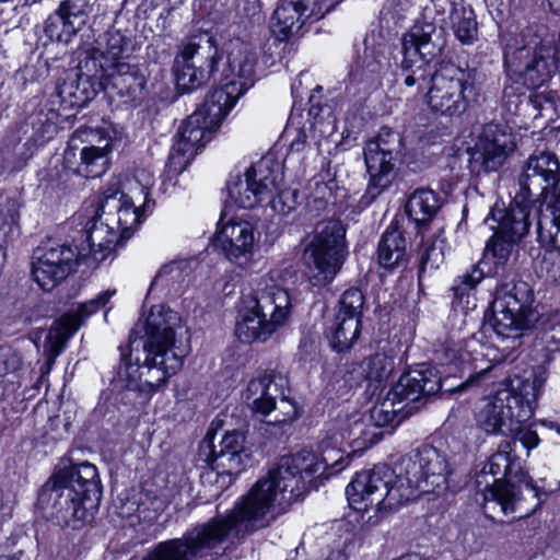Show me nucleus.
Masks as SVG:
<instances>
[{
  "label": "nucleus",
  "instance_id": "45",
  "mask_svg": "<svg viewBox=\"0 0 560 560\" xmlns=\"http://www.w3.org/2000/svg\"><path fill=\"white\" fill-rule=\"evenodd\" d=\"M545 253L540 260L537 261L539 271L552 281H560V265L555 262L556 256L559 255V248L542 246Z\"/></svg>",
  "mask_w": 560,
  "mask_h": 560
},
{
  "label": "nucleus",
  "instance_id": "10",
  "mask_svg": "<svg viewBox=\"0 0 560 560\" xmlns=\"http://www.w3.org/2000/svg\"><path fill=\"white\" fill-rule=\"evenodd\" d=\"M544 384L541 375L532 374L511 388L498 389L479 409L478 425L490 434L513 433L514 424H522L533 417Z\"/></svg>",
  "mask_w": 560,
  "mask_h": 560
},
{
  "label": "nucleus",
  "instance_id": "33",
  "mask_svg": "<svg viewBox=\"0 0 560 560\" xmlns=\"http://www.w3.org/2000/svg\"><path fill=\"white\" fill-rule=\"evenodd\" d=\"M59 113L48 104H39L26 118V127H31L30 141L39 147L51 140L58 131Z\"/></svg>",
  "mask_w": 560,
  "mask_h": 560
},
{
  "label": "nucleus",
  "instance_id": "49",
  "mask_svg": "<svg viewBox=\"0 0 560 560\" xmlns=\"http://www.w3.org/2000/svg\"><path fill=\"white\" fill-rule=\"evenodd\" d=\"M180 272V264L179 262H170L161 267L153 281L151 282L150 291L154 290L158 287H163L167 284L168 280H173L179 276Z\"/></svg>",
  "mask_w": 560,
  "mask_h": 560
},
{
  "label": "nucleus",
  "instance_id": "2",
  "mask_svg": "<svg viewBox=\"0 0 560 560\" xmlns=\"http://www.w3.org/2000/svg\"><path fill=\"white\" fill-rule=\"evenodd\" d=\"M153 175L141 170L125 183L114 178L105 186L94 218L86 224V244L72 247L50 242L38 246L33 254L32 276L44 291H51L73 270L91 257L104 260L116 245L131 237L142 218L152 212L150 198Z\"/></svg>",
  "mask_w": 560,
  "mask_h": 560
},
{
  "label": "nucleus",
  "instance_id": "16",
  "mask_svg": "<svg viewBox=\"0 0 560 560\" xmlns=\"http://www.w3.org/2000/svg\"><path fill=\"white\" fill-rule=\"evenodd\" d=\"M282 182V164L268 154L246 168L243 176L229 182V197L238 207L252 209L269 199Z\"/></svg>",
  "mask_w": 560,
  "mask_h": 560
},
{
  "label": "nucleus",
  "instance_id": "11",
  "mask_svg": "<svg viewBox=\"0 0 560 560\" xmlns=\"http://www.w3.org/2000/svg\"><path fill=\"white\" fill-rule=\"evenodd\" d=\"M435 10L425 8L422 16L401 37L400 62L405 86L422 89L431 81L429 62L439 56L445 46V32L441 21L435 20Z\"/></svg>",
  "mask_w": 560,
  "mask_h": 560
},
{
  "label": "nucleus",
  "instance_id": "4",
  "mask_svg": "<svg viewBox=\"0 0 560 560\" xmlns=\"http://www.w3.org/2000/svg\"><path fill=\"white\" fill-rule=\"evenodd\" d=\"M226 62L221 71V86L214 89L201 107L180 126L172 145L167 166L179 174L191 162L200 148L212 138L224 117L255 83L257 52L255 47L240 37L224 45Z\"/></svg>",
  "mask_w": 560,
  "mask_h": 560
},
{
  "label": "nucleus",
  "instance_id": "20",
  "mask_svg": "<svg viewBox=\"0 0 560 560\" xmlns=\"http://www.w3.org/2000/svg\"><path fill=\"white\" fill-rule=\"evenodd\" d=\"M516 148L515 138L506 127L485 125L472 147L467 149V167L471 175L498 172Z\"/></svg>",
  "mask_w": 560,
  "mask_h": 560
},
{
  "label": "nucleus",
  "instance_id": "28",
  "mask_svg": "<svg viewBox=\"0 0 560 560\" xmlns=\"http://www.w3.org/2000/svg\"><path fill=\"white\" fill-rule=\"evenodd\" d=\"M115 293V290L103 291L96 298L78 304L62 315L60 320L49 330V340L52 343L51 347L55 348L52 357L63 349L68 339L91 315L104 307Z\"/></svg>",
  "mask_w": 560,
  "mask_h": 560
},
{
  "label": "nucleus",
  "instance_id": "30",
  "mask_svg": "<svg viewBox=\"0 0 560 560\" xmlns=\"http://www.w3.org/2000/svg\"><path fill=\"white\" fill-rule=\"evenodd\" d=\"M86 12L83 4L65 0L44 23V33L50 40L68 43L86 23Z\"/></svg>",
  "mask_w": 560,
  "mask_h": 560
},
{
  "label": "nucleus",
  "instance_id": "26",
  "mask_svg": "<svg viewBox=\"0 0 560 560\" xmlns=\"http://www.w3.org/2000/svg\"><path fill=\"white\" fill-rule=\"evenodd\" d=\"M103 91L118 96L125 104H136L144 98L145 77L140 69L128 62L102 63Z\"/></svg>",
  "mask_w": 560,
  "mask_h": 560
},
{
  "label": "nucleus",
  "instance_id": "24",
  "mask_svg": "<svg viewBox=\"0 0 560 560\" xmlns=\"http://www.w3.org/2000/svg\"><path fill=\"white\" fill-rule=\"evenodd\" d=\"M244 442V434L234 430L225 432L219 445H214L213 436L208 432L200 443L199 458L218 470V474H238L247 458Z\"/></svg>",
  "mask_w": 560,
  "mask_h": 560
},
{
  "label": "nucleus",
  "instance_id": "37",
  "mask_svg": "<svg viewBox=\"0 0 560 560\" xmlns=\"http://www.w3.org/2000/svg\"><path fill=\"white\" fill-rule=\"evenodd\" d=\"M394 369V357L386 352H376L360 363V372L364 380L378 385L388 380Z\"/></svg>",
  "mask_w": 560,
  "mask_h": 560
},
{
  "label": "nucleus",
  "instance_id": "6",
  "mask_svg": "<svg viewBox=\"0 0 560 560\" xmlns=\"http://www.w3.org/2000/svg\"><path fill=\"white\" fill-rule=\"evenodd\" d=\"M512 451L511 441L500 444L499 450L476 474L475 489L481 495L486 514L499 510L511 520H520L532 515L547 493L523 470Z\"/></svg>",
  "mask_w": 560,
  "mask_h": 560
},
{
  "label": "nucleus",
  "instance_id": "27",
  "mask_svg": "<svg viewBox=\"0 0 560 560\" xmlns=\"http://www.w3.org/2000/svg\"><path fill=\"white\" fill-rule=\"evenodd\" d=\"M258 240L259 233L249 221L232 218L222 223L215 236V246L230 261L243 266L252 258Z\"/></svg>",
  "mask_w": 560,
  "mask_h": 560
},
{
  "label": "nucleus",
  "instance_id": "13",
  "mask_svg": "<svg viewBox=\"0 0 560 560\" xmlns=\"http://www.w3.org/2000/svg\"><path fill=\"white\" fill-rule=\"evenodd\" d=\"M346 231L339 221L318 223L303 254L310 282L315 287L330 283L345 262Z\"/></svg>",
  "mask_w": 560,
  "mask_h": 560
},
{
  "label": "nucleus",
  "instance_id": "23",
  "mask_svg": "<svg viewBox=\"0 0 560 560\" xmlns=\"http://www.w3.org/2000/svg\"><path fill=\"white\" fill-rule=\"evenodd\" d=\"M560 180V163L551 152L532 154L518 177L520 192L513 202L526 205L530 210L532 198L540 197Z\"/></svg>",
  "mask_w": 560,
  "mask_h": 560
},
{
  "label": "nucleus",
  "instance_id": "15",
  "mask_svg": "<svg viewBox=\"0 0 560 560\" xmlns=\"http://www.w3.org/2000/svg\"><path fill=\"white\" fill-rule=\"evenodd\" d=\"M219 60L220 52L212 35L205 32L190 36L175 59L178 89L191 92L208 83L219 70Z\"/></svg>",
  "mask_w": 560,
  "mask_h": 560
},
{
  "label": "nucleus",
  "instance_id": "35",
  "mask_svg": "<svg viewBox=\"0 0 560 560\" xmlns=\"http://www.w3.org/2000/svg\"><path fill=\"white\" fill-rule=\"evenodd\" d=\"M450 23L455 37L463 45H472L478 39V24L471 8L453 4Z\"/></svg>",
  "mask_w": 560,
  "mask_h": 560
},
{
  "label": "nucleus",
  "instance_id": "57",
  "mask_svg": "<svg viewBox=\"0 0 560 560\" xmlns=\"http://www.w3.org/2000/svg\"><path fill=\"white\" fill-rule=\"evenodd\" d=\"M303 143H304V140H303V141H301L300 139H298L296 141H294V142L291 144V147H292V149H295V150H298V151H299V150L301 149V147L303 145Z\"/></svg>",
  "mask_w": 560,
  "mask_h": 560
},
{
  "label": "nucleus",
  "instance_id": "12",
  "mask_svg": "<svg viewBox=\"0 0 560 560\" xmlns=\"http://www.w3.org/2000/svg\"><path fill=\"white\" fill-rule=\"evenodd\" d=\"M504 65L528 89H538L560 69L558 47L552 37L530 36L522 46L506 48Z\"/></svg>",
  "mask_w": 560,
  "mask_h": 560
},
{
  "label": "nucleus",
  "instance_id": "46",
  "mask_svg": "<svg viewBox=\"0 0 560 560\" xmlns=\"http://www.w3.org/2000/svg\"><path fill=\"white\" fill-rule=\"evenodd\" d=\"M281 184L279 185V187ZM275 192H278L277 196H271L270 203L272 209L283 215H287L295 208L298 192L294 190H282L278 189Z\"/></svg>",
  "mask_w": 560,
  "mask_h": 560
},
{
  "label": "nucleus",
  "instance_id": "31",
  "mask_svg": "<svg viewBox=\"0 0 560 560\" xmlns=\"http://www.w3.org/2000/svg\"><path fill=\"white\" fill-rule=\"evenodd\" d=\"M441 208L439 195L430 188L416 189L408 198L405 209L419 231L425 229Z\"/></svg>",
  "mask_w": 560,
  "mask_h": 560
},
{
  "label": "nucleus",
  "instance_id": "1",
  "mask_svg": "<svg viewBox=\"0 0 560 560\" xmlns=\"http://www.w3.org/2000/svg\"><path fill=\"white\" fill-rule=\"evenodd\" d=\"M320 454L301 450L282 456L268 474L242 495L230 513L187 529L180 538L159 542L142 560H198L229 537L243 538L269 526L308 489L316 479L335 475V447L322 441Z\"/></svg>",
  "mask_w": 560,
  "mask_h": 560
},
{
  "label": "nucleus",
  "instance_id": "41",
  "mask_svg": "<svg viewBox=\"0 0 560 560\" xmlns=\"http://www.w3.org/2000/svg\"><path fill=\"white\" fill-rule=\"evenodd\" d=\"M296 418V408L289 399L279 401V411H276L272 421L265 422L260 430L268 438H280L285 432V427Z\"/></svg>",
  "mask_w": 560,
  "mask_h": 560
},
{
  "label": "nucleus",
  "instance_id": "55",
  "mask_svg": "<svg viewBox=\"0 0 560 560\" xmlns=\"http://www.w3.org/2000/svg\"><path fill=\"white\" fill-rule=\"evenodd\" d=\"M15 384L14 382H10V384L4 385L3 382H0V401L4 398L8 392H14Z\"/></svg>",
  "mask_w": 560,
  "mask_h": 560
},
{
  "label": "nucleus",
  "instance_id": "7",
  "mask_svg": "<svg viewBox=\"0 0 560 560\" xmlns=\"http://www.w3.org/2000/svg\"><path fill=\"white\" fill-rule=\"evenodd\" d=\"M102 498L97 468L88 462L65 467L42 487L37 504L47 520L78 528L93 517Z\"/></svg>",
  "mask_w": 560,
  "mask_h": 560
},
{
  "label": "nucleus",
  "instance_id": "39",
  "mask_svg": "<svg viewBox=\"0 0 560 560\" xmlns=\"http://www.w3.org/2000/svg\"><path fill=\"white\" fill-rule=\"evenodd\" d=\"M20 203L14 198H0V238L14 240L20 233Z\"/></svg>",
  "mask_w": 560,
  "mask_h": 560
},
{
  "label": "nucleus",
  "instance_id": "29",
  "mask_svg": "<svg viewBox=\"0 0 560 560\" xmlns=\"http://www.w3.org/2000/svg\"><path fill=\"white\" fill-rule=\"evenodd\" d=\"M285 385L287 381L280 374H259L248 382L244 399L255 413L268 416L272 411H279L278 399H288L284 393Z\"/></svg>",
  "mask_w": 560,
  "mask_h": 560
},
{
  "label": "nucleus",
  "instance_id": "43",
  "mask_svg": "<svg viewBox=\"0 0 560 560\" xmlns=\"http://www.w3.org/2000/svg\"><path fill=\"white\" fill-rule=\"evenodd\" d=\"M485 276L486 273L480 264L474 265L469 270L455 279L452 287L454 296L463 299L465 295H468L483 280Z\"/></svg>",
  "mask_w": 560,
  "mask_h": 560
},
{
  "label": "nucleus",
  "instance_id": "47",
  "mask_svg": "<svg viewBox=\"0 0 560 560\" xmlns=\"http://www.w3.org/2000/svg\"><path fill=\"white\" fill-rule=\"evenodd\" d=\"M436 357L443 364L462 365L468 361L470 354L462 351L457 345L448 342L436 351Z\"/></svg>",
  "mask_w": 560,
  "mask_h": 560
},
{
  "label": "nucleus",
  "instance_id": "42",
  "mask_svg": "<svg viewBox=\"0 0 560 560\" xmlns=\"http://www.w3.org/2000/svg\"><path fill=\"white\" fill-rule=\"evenodd\" d=\"M363 305V293L357 288H350L342 293L336 316L361 320Z\"/></svg>",
  "mask_w": 560,
  "mask_h": 560
},
{
  "label": "nucleus",
  "instance_id": "18",
  "mask_svg": "<svg viewBox=\"0 0 560 560\" xmlns=\"http://www.w3.org/2000/svg\"><path fill=\"white\" fill-rule=\"evenodd\" d=\"M469 73L453 63L433 72L427 93L429 108L443 116H459L468 107L467 92L471 91Z\"/></svg>",
  "mask_w": 560,
  "mask_h": 560
},
{
  "label": "nucleus",
  "instance_id": "60",
  "mask_svg": "<svg viewBox=\"0 0 560 560\" xmlns=\"http://www.w3.org/2000/svg\"><path fill=\"white\" fill-rule=\"evenodd\" d=\"M326 110H327V115H330V109L328 107L326 108Z\"/></svg>",
  "mask_w": 560,
  "mask_h": 560
},
{
  "label": "nucleus",
  "instance_id": "17",
  "mask_svg": "<svg viewBox=\"0 0 560 560\" xmlns=\"http://www.w3.org/2000/svg\"><path fill=\"white\" fill-rule=\"evenodd\" d=\"M530 211L526 205L511 202L509 208H492L486 221L498 223L493 235L487 242L486 253L490 254L497 267L505 266L515 247L525 237L532 225Z\"/></svg>",
  "mask_w": 560,
  "mask_h": 560
},
{
  "label": "nucleus",
  "instance_id": "53",
  "mask_svg": "<svg viewBox=\"0 0 560 560\" xmlns=\"http://www.w3.org/2000/svg\"><path fill=\"white\" fill-rule=\"evenodd\" d=\"M493 369V365H487L485 368H480L478 371H476L475 373H471L467 381L464 383V386H472V385H476V384H479L480 381L485 380L486 376L491 372V370Z\"/></svg>",
  "mask_w": 560,
  "mask_h": 560
},
{
  "label": "nucleus",
  "instance_id": "22",
  "mask_svg": "<svg viewBox=\"0 0 560 560\" xmlns=\"http://www.w3.org/2000/svg\"><path fill=\"white\" fill-rule=\"evenodd\" d=\"M327 12L328 8L320 0H282L273 11L270 28L278 40L284 42L301 34Z\"/></svg>",
  "mask_w": 560,
  "mask_h": 560
},
{
  "label": "nucleus",
  "instance_id": "54",
  "mask_svg": "<svg viewBox=\"0 0 560 560\" xmlns=\"http://www.w3.org/2000/svg\"><path fill=\"white\" fill-rule=\"evenodd\" d=\"M314 95H312L310 97V103H311V108H310V114L311 115H314V119H315V125L318 122V118L320 116V114H324L325 109L324 108H316L315 104H314Z\"/></svg>",
  "mask_w": 560,
  "mask_h": 560
},
{
  "label": "nucleus",
  "instance_id": "59",
  "mask_svg": "<svg viewBox=\"0 0 560 560\" xmlns=\"http://www.w3.org/2000/svg\"><path fill=\"white\" fill-rule=\"evenodd\" d=\"M253 16L256 15L255 7H253Z\"/></svg>",
  "mask_w": 560,
  "mask_h": 560
},
{
  "label": "nucleus",
  "instance_id": "32",
  "mask_svg": "<svg viewBox=\"0 0 560 560\" xmlns=\"http://www.w3.org/2000/svg\"><path fill=\"white\" fill-rule=\"evenodd\" d=\"M537 241L541 246L559 248L560 255V192L547 199L539 212Z\"/></svg>",
  "mask_w": 560,
  "mask_h": 560
},
{
  "label": "nucleus",
  "instance_id": "21",
  "mask_svg": "<svg viewBox=\"0 0 560 560\" xmlns=\"http://www.w3.org/2000/svg\"><path fill=\"white\" fill-rule=\"evenodd\" d=\"M98 131L91 128L77 129L63 152V165L73 174L85 178L102 176L109 166L108 143L94 145Z\"/></svg>",
  "mask_w": 560,
  "mask_h": 560
},
{
  "label": "nucleus",
  "instance_id": "40",
  "mask_svg": "<svg viewBox=\"0 0 560 560\" xmlns=\"http://www.w3.org/2000/svg\"><path fill=\"white\" fill-rule=\"evenodd\" d=\"M105 48L103 51L94 50L86 58L97 57V62L103 65H110L113 62H120L119 58L127 50V42L125 36L119 31L107 32L104 35Z\"/></svg>",
  "mask_w": 560,
  "mask_h": 560
},
{
  "label": "nucleus",
  "instance_id": "19",
  "mask_svg": "<svg viewBox=\"0 0 560 560\" xmlns=\"http://www.w3.org/2000/svg\"><path fill=\"white\" fill-rule=\"evenodd\" d=\"M400 151V136L388 127L381 128L378 135L366 142L363 153L370 176L366 195L371 200L390 186L394 179L395 161Z\"/></svg>",
  "mask_w": 560,
  "mask_h": 560
},
{
  "label": "nucleus",
  "instance_id": "34",
  "mask_svg": "<svg viewBox=\"0 0 560 560\" xmlns=\"http://www.w3.org/2000/svg\"><path fill=\"white\" fill-rule=\"evenodd\" d=\"M378 264L385 269L404 267L408 260L407 241L396 229L386 230L378 243Z\"/></svg>",
  "mask_w": 560,
  "mask_h": 560
},
{
  "label": "nucleus",
  "instance_id": "9",
  "mask_svg": "<svg viewBox=\"0 0 560 560\" xmlns=\"http://www.w3.org/2000/svg\"><path fill=\"white\" fill-rule=\"evenodd\" d=\"M441 387L439 371L421 363L404 373L387 395L375 402L370 410V421L374 427L399 424L420 409L429 397L438 394Z\"/></svg>",
  "mask_w": 560,
  "mask_h": 560
},
{
  "label": "nucleus",
  "instance_id": "56",
  "mask_svg": "<svg viewBox=\"0 0 560 560\" xmlns=\"http://www.w3.org/2000/svg\"><path fill=\"white\" fill-rule=\"evenodd\" d=\"M63 428H62V431L57 433L54 439H62L63 438V434L68 432V429H69V423L68 422H65L62 423Z\"/></svg>",
  "mask_w": 560,
  "mask_h": 560
},
{
  "label": "nucleus",
  "instance_id": "44",
  "mask_svg": "<svg viewBox=\"0 0 560 560\" xmlns=\"http://www.w3.org/2000/svg\"><path fill=\"white\" fill-rule=\"evenodd\" d=\"M444 261L442 247L436 243L429 245L421 255L419 278L424 273H431L436 270Z\"/></svg>",
  "mask_w": 560,
  "mask_h": 560
},
{
  "label": "nucleus",
  "instance_id": "50",
  "mask_svg": "<svg viewBox=\"0 0 560 560\" xmlns=\"http://www.w3.org/2000/svg\"><path fill=\"white\" fill-rule=\"evenodd\" d=\"M516 428L513 433H515V438L512 444H515L517 441L527 448L528 451L536 447L539 443L538 434L535 431L521 429V424H514Z\"/></svg>",
  "mask_w": 560,
  "mask_h": 560
},
{
  "label": "nucleus",
  "instance_id": "5",
  "mask_svg": "<svg viewBox=\"0 0 560 560\" xmlns=\"http://www.w3.org/2000/svg\"><path fill=\"white\" fill-rule=\"evenodd\" d=\"M144 336L131 341V359L119 366L118 375L132 390L155 389L174 375L182 366L187 349L177 345L183 331L177 312L165 305H153L142 325Z\"/></svg>",
  "mask_w": 560,
  "mask_h": 560
},
{
  "label": "nucleus",
  "instance_id": "58",
  "mask_svg": "<svg viewBox=\"0 0 560 560\" xmlns=\"http://www.w3.org/2000/svg\"><path fill=\"white\" fill-rule=\"evenodd\" d=\"M59 423H62L61 419L59 417H56V418H52L49 420V425L50 427H54V425H58Z\"/></svg>",
  "mask_w": 560,
  "mask_h": 560
},
{
  "label": "nucleus",
  "instance_id": "8",
  "mask_svg": "<svg viewBox=\"0 0 560 560\" xmlns=\"http://www.w3.org/2000/svg\"><path fill=\"white\" fill-rule=\"evenodd\" d=\"M291 308L289 292L273 279L261 278L240 300L235 334L244 343L266 342L288 323Z\"/></svg>",
  "mask_w": 560,
  "mask_h": 560
},
{
  "label": "nucleus",
  "instance_id": "52",
  "mask_svg": "<svg viewBox=\"0 0 560 560\" xmlns=\"http://www.w3.org/2000/svg\"><path fill=\"white\" fill-rule=\"evenodd\" d=\"M50 346H52V343L49 340V332H48L46 336L44 346H43L44 354L46 357V362L40 366V380H44L45 376L50 372V369H51L52 364L55 363L56 358L62 352V350H61L56 355L52 357V354H54L52 350L55 348H52Z\"/></svg>",
  "mask_w": 560,
  "mask_h": 560
},
{
  "label": "nucleus",
  "instance_id": "25",
  "mask_svg": "<svg viewBox=\"0 0 560 560\" xmlns=\"http://www.w3.org/2000/svg\"><path fill=\"white\" fill-rule=\"evenodd\" d=\"M102 63L97 57L85 58L80 62L74 79L63 81L57 88L56 97L65 108L84 107L100 91H103Z\"/></svg>",
  "mask_w": 560,
  "mask_h": 560
},
{
  "label": "nucleus",
  "instance_id": "51",
  "mask_svg": "<svg viewBox=\"0 0 560 560\" xmlns=\"http://www.w3.org/2000/svg\"><path fill=\"white\" fill-rule=\"evenodd\" d=\"M33 154L32 148L28 145V142L25 143H16L13 149L14 160H9V167L19 168L21 167L26 160Z\"/></svg>",
  "mask_w": 560,
  "mask_h": 560
},
{
  "label": "nucleus",
  "instance_id": "36",
  "mask_svg": "<svg viewBox=\"0 0 560 560\" xmlns=\"http://www.w3.org/2000/svg\"><path fill=\"white\" fill-rule=\"evenodd\" d=\"M389 47L382 31H372L364 39L363 62L368 71L380 72L388 63Z\"/></svg>",
  "mask_w": 560,
  "mask_h": 560
},
{
  "label": "nucleus",
  "instance_id": "3",
  "mask_svg": "<svg viewBox=\"0 0 560 560\" xmlns=\"http://www.w3.org/2000/svg\"><path fill=\"white\" fill-rule=\"evenodd\" d=\"M451 469L446 456L421 445L401 456L392 468L385 464L358 472L346 488L349 505L373 516L388 512L421 494L444 493Z\"/></svg>",
  "mask_w": 560,
  "mask_h": 560
},
{
  "label": "nucleus",
  "instance_id": "48",
  "mask_svg": "<svg viewBox=\"0 0 560 560\" xmlns=\"http://www.w3.org/2000/svg\"><path fill=\"white\" fill-rule=\"evenodd\" d=\"M21 364L22 359L14 349L8 346L0 347V377L16 371Z\"/></svg>",
  "mask_w": 560,
  "mask_h": 560
},
{
  "label": "nucleus",
  "instance_id": "38",
  "mask_svg": "<svg viewBox=\"0 0 560 560\" xmlns=\"http://www.w3.org/2000/svg\"><path fill=\"white\" fill-rule=\"evenodd\" d=\"M361 320L336 316L330 335V346L337 352L349 350L360 335Z\"/></svg>",
  "mask_w": 560,
  "mask_h": 560
},
{
  "label": "nucleus",
  "instance_id": "14",
  "mask_svg": "<svg viewBox=\"0 0 560 560\" xmlns=\"http://www.w3.org/2000/svg\"><path fill=\"white\" fill-rule=\"evenodd\" d=\"M533 301V291L525 281L505 283L497 290L488 325L498 339L511 340L512 345L506 346V349H514L520 345V337L529 326Z\"/></svg>",
  "mask_w": 560,
  "mask_h": 560
}]
</instances>
